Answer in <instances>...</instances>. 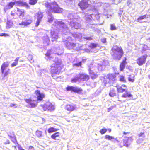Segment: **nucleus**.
<instances>
[{
	"instance_id": "nucleus-39",
	"label": "nucleus",
	"mask_w": 150,
	"mask_h": 150,
	"mask_svg": "<svg viewBox=\"0 0 150 150\" xmlns=\"http://www.w3.org/2000/svg\"><path fill=\"white\" fill-rule=\"evenodd\" d=\"M18 4L21 6H25L26 5V3L25 2H23L21 1H18L16 2Z\"/></svg>"
},
{
	"instance_id": "nucleus-45",
	"label": "nucleus",
	"mask_w": 150,
	"mask_h": 150,
	"mask_svg": "<svg viewBox=\"0 0 150 150\" xmlns=\"http://www.w3.org/2000/svg\"><path fill=\"white\" fill-rule=\"evenodd\" d=\"M10 69H7L6 70L4 71V73H3L4 74V76H5L8 75L10 73Z\"/></svg>"
},
{
	"instance_id": "nucleus-54",
	"label": "nucleus",
	"mask_w": 150,
	"mask_h": 150,
	"mask_svg": "<svg viewBox=\"0 0 150 150\" xmlns=\"http://www.w3.org/2000/svg\"><path fill=\"white\" fill-rule=\"evenodd\" d=\"M12 141L14 143H15L16 142H17V144H18V143L17 142L16 138L15 137H13L11 138Z\"/></svg>"
},
{
	"instance_id": "nucleus-5",
	"label": "nucleus",
	"mask_w": 150,
	"mask_h": 150,
	"mask_svg": "<svg viewBox=\"0 0 150 150\" xmlns=\"http://www.w3.org/2000/svg\"><path fill=\"white\" fill-rule=\"evenodd\" d=\"M54 62L51 66V73L58 74L62 66L61 60L57 58H55Z\"/></svg>"
},
{
	"instance_id": "nucleus-15",
	"label": "nucleus",
	"mask_w": 150,
	"mask_h": 150,
	"mask_svg": "<svg viewBox=\"0 0 150 150\" xmlns=\"http://www.w3.org/2000/svg\"><path fill=\"white\" fill-rule=\"evenodd\" d=\"M146 54L142 56L141 57L138 58L136 60L137 63L139 66H141L145 64L147 57Z\"/></svg>"
},
{
	"instance_id": "nucleus-30",
	"label": "nucleus",
	"mask_w": 150,
	"mask_h": 150,
	"mask_svg": "<svg viewBox=\"0 0 150 150\" xmlns=\"http://www.w3.org/2000/svg\"><path fill=\"white\" fill-rule=\"evenodd\" d=\"M122 87H126V86L122 85L121 86H117V89L118 92L119 93H122L125 91V90L122 88Z\"/></svg>"
},
{
	"instance_id": "nucleus-26",
	"label": "nucleus",
	"mask_w": 150,
	"mask_h": 150,
	"mask_svg": "<svg viewBox=\"0 0 150 150\" xmlns=\"http://www.w3.org/2000/svg\"><path fill=\"white\" fill-rule=\"evenodd\" d=\"M79 75V74L76 75L75 76L71 79V82L72 83H76L77 81H80Z\"/></svg>"
},
{
	"instance_id": "nucleus-1",
	"label": "nucleus",
	"mask_w": 150,
	"mask_h": 150,
	"mask_svg": "<svg viewBox=\"0 0 150 150\" xmlns=\"http://www.w3.org/2000/svg\"><path fill=\"white\" fill-rule=\"evenodd\" d=\"M52 27L53 29L51 30L50 33H51V38L54 39L52 40V41L55 40V39L58 38L59 32L62 33V40H65V38L68 39L70 38L68 35L70 34V30L67 25L62 21L60 20H56L54 21V24H53Z\"/></svg>"
},
{
	"instance_id": "nucleus-40",
	"label": "nucleus",
	"mask_w": 150,
	"mask_h": 150,
	"mask_svg": "<svg viewBox=\"0 0 150 150\" xmlns=\"http://www.w3.org/2000/svg\"><path fill=\"white\" fill-rule=\"evenodd\" d=\"M89 47L92 49H94L98 47H99V45L97 44L93 43L90 44Z\"/></svg>"
},
{
	"instance_id": "nucleus-33",
	"label": "nucleus",
	"mask_w": 150,
	"mask_h": 150,
	"mask_svg": "<svg viewBox=\"0 0 150 150\" xmlns=\"http://www.w3.org/2000/svg\"><path fill=\"white\" fill-rule=\"evenodd\" d=\"M109 95L111 97H114L116 95L115 91L114 89L113 88L110 89Z\"/></svg>"
},
{
	"instance_id": "nucleus-23",
	"label": "nucleus",
	"mask_w": 150,
	"mask_h": 150,
	"mask_svg": "<svg viewBox=\"0 0 150 150\" xmlns=\"http://www.w3.org/2000/svg\"><path fill=\"white\" fill-rule=\"evenodd\" d=\"M9 64L8 62H4L2 64L1 66V70L2 73H4V71L6 70L9 68H8Z\"/></svg>"
},
{
	"instance_id": "nucleus-9",
	"label": "nucleus",
	"mask_w": 150,
	"mask_h": 150,
	"mask_svg": "<svg viewBox=\"0 0 150 150\" xmlns=\"http://www.w3.org/2000/svg\"><path fill=\"white\" fill-rule=\"evenodd\" d=\"M90 1L89 0H82L78 4L81 9L83 10L86 9L89 6Z\"/></svg>"
},
{
	"instance_id": "nucleus-29",
	"label": "nucleus",
	"mask_w": 150,
	"mask_h": 150,
	"mask_svg": "<svg viewBox=\"0 0 150 150\" xmlns=\"http://www.w3.org/2000/svg\"><path fill=\"white\" fill-rule=\"evenodd\" d=\"M125 93L123 94L122 96V97L125 98H126L127 97H132V98L133 95L131 94L129 92L127 91H125Z\"/></svg>"
},
{
	"instance_id": "nucleus-3",
	"label": "nucleus",
	"mask_w": 150,
	"mask_h": 150,
	"mask_svg": "<svg viewBox=\"0 0 150 150\" xmlns=\"http://www.w3.org/2000/svg\"><path fill=\"white\" fill-rule=\"evenodd\" d=\"M67 17L68 19L70 20V21H68V22L71 28L76 29L80 28L81 26V24L79 23L76 22V21L79 22L81 21L82 19L81 18L77 16V14H73L69 13Z\"/></svg>"
},
{
	"instance_id": "nucleus-20",
	"label": "nucleus",
	"mask_w": 150,
	"mask_h": 150,
	"mask_svg": "<svg viewBox=\"0 0 150 150\" xmlns=\"http://www.w3.org/2000/svg\"><path fill=\"white\" fill-rule=\"evenodd\" d=\"M97 66H93V65H91L89 67L88 69L90 68V67L92 69H91L93 70V71H95V72H97L98 71H101L103 70V67L101 66H99V64H97Z\"/></svg>"
},
{
	"instance_id": "nucleus-19",
	"label": "nucleus",
	"mask_w": 150,
	"mask_h": 150,
	"mask_svg": "<svg viewBox=\"0 0 150 150\" xmlns=\"http://www.w3.org/2000/svg\"><path fill=\"white\" fill-rule=\"evenodd\" d=\"M35 93L37 96V98L38 100H42L43 98L45 97V95L42 93H41L40 91L39 90H37L35 91Z\"/></svg>"
},
{
	"instance_id": "nucleus-47",
	"label": "nucleus",
	"mask_w": 150,
	"mask_h": 150,
	"mask_svg": "<svg viewBox=\"0 0 150 150\" xmlns=\"http://www.w3.org/2000/svg\"><path fill=\"white\" fill-rule=\"evenodd\" d=\"M120 80L121 81L123 82H125L126 81L124 77L123 76H120Z\"/></svg>"
},
{
	"instance_id": "nucleus-62",
	"label": "nucleus",
	"mask_w": 150,
	"mask_h": 150,
	"mask_svg": "<svg viewBox=\"0 0 150 150\" xmlns=\"http://www.w3.org/2000/svg\"><path fill=\"white\" fill-rule=\"evenodd\" d=\"M34 148L31 146H30L28 150H34Z\"/></svg>"
},
{
	"instance_id": "nucleus-49",
	"label": "nucleus",
	"mask_w": 150,
	"mask_h": 150,
	"mask_svg": "<svg viewBox=\"0 0 150 150\" xmlns=\"http://www.w3.org/2000/svg\"><path fill=\"white\" fill-rule=\"evenodd\" d=\"M28 60L30 61L31 62H33V61L32 60L33 56L31 55H29L28 56Z\"/></svg>"
},
{
	"instance_id": "nucleus-22",
	"label": "nucleus",
	"mask_w": 150,
	"mask_h": 150,
	"mask_svg": "<svg viewBox=\"0 0 150 150\" xmlns=\"http://www.w3.org/2000/svg\"><path fill=\"white\" fill-rule=\"evenodd\" d=\"M80 81H87L89 79L88 76L85 74H79Z\"/></svg>"
},
{
	"instance_id": "nucleus-48",
	"label": "nucleus",
	"mask_w": 150,
	"mask_h": 150,
	"mask_svg": "<svg viewBox=\"0 0 150 150\" xmlns=\"http://www.w3.org/2000/svg\"><path fill=\"white\" fill-rule=\"evenodd\" d=\"M107 131V130L105 128H103L100 130V132L102 134H103L106 132Z\"/></svg>"
},
{
	"instance_id": "nucleus-4",
	"label": "nucleus",
	"mask_w": 150,
	"mask_h": 150,
	"mask_svg": "<svg viewBox=\"0 0 150 150\" xmlns=\"http://www.w3.org/2000/svg\"><path fill=\"white\" fill-rule=\"evenodd\" d=\"M84 15V18L86 21V22L89 23L88 26L91 28L93 30H95V24L93 22V21L96 19L98 20L100 17L99 14H89L88 13H84L83 14Z\"/></svg>"
},
{
	"instance_id": "nucleus-50",
	"label": "nucleus",
	"mask_w": 150,
	"mask_h": 150,
	"mask_svg": "<svg viewBox=\"0 0 150 150\" xmlns=\"http://www.w3.org/2000/svg\"><path fill=\"white\" fill-rule=\"evenodd\" d=\"M139 137H143V139H142V140H143L144 138L145 135L144 134V133L141 132L139 134Z\"/></svg>"
},
{
	"instance_id": "nucleus-17",
	"label": "nucleus",
	"mask_w": 150,
	"mask_h": 150,
	"mask_svg": "<svg viewBox=\"0 0 150 150\" xmlns=\"http://www.w3.org/2000/svg\"><path fill=\"white\" fill-rule=\"evenodd\" d=\"M132 141V138L131 137H125L123 140L124 146L128 147Z\"/></svg>"
},
{
	"instance_id": "nucleus-51",
	"label": "nucleus",
	"mask_w": 150,
	"mask_h": 150,
	"mask_svg": "<svg viewBox=\"0 0 150 150\" xmlns=\"http://www.w3.org/2000/svg\"><path fill=\"white\" fill-rule=\"evenodd\" d=\"M82 64V62H80L78 63H76L74 64V66H76V67H79L81 66Z\"/></svg>"
},
{
	"instance_id": "nucleus-12",
	"label": "nucleus",
	"mask_w": 150,
	"mask_h": 150,
	"mask_svg": "<svg viewBox=\"0 0 150 150\" xmlns=\"http://www.w3.org/2000/svg\"><path fill=\"white\" fill-rule=\"evenodd\" d=\"M50 32L49 31H45L42 36V39L43 40V43L45 45H48L50 42L49 38L48 35L50 33Z\"/></svg>"
},
{
	"instance_id": "nucleus-28",
	"label": "nucleus",
	"mask_w": 150,
	"mask_h": 150,
	"mask_svg": "<svg viewBox=\"0 0 150 150\" xmlns=\"http://www.w3.org/2000/svg\"><path fill=\"white\" fill-rule=\"evenodd\" d=\"M43 16V15L42 13L41 12H38L35 16V18L37 19L41 20V19Z\"/></svg>"
},
{
	"instance_id": "nucleus-7",
	"label": "nucleus",
	"mask_w": 150,
	"mask_h": 150,
	"mask_svg": "<svg viewBox=\"0 0 150 150\" xmlns=\"http://www.w3.org/2000/svg\"><path fill=\"white\" fill-rule=\"evenodd\" d=\"M112 52L111 53L113 58L115 59L120 60L122 57L123 52L122 49L117 46H114L112 48Z\"/></svg>"
},
{
	"instance_id": "nucleus-10",
	"label": "nucleus",
	"mask_w": 150,
	"mask_h": 150,
	"mask_svg": "<svg viewBox=\"0 0 150 150\" xmlns=\"http://www.w3.org/2000/svg\"><path fill=\"white\" fill-rule=\"evenodd\" d=\"M116 76L115 75L112 74H109L107 75L106 80L103 81L105 85L108 83L110 84L113 83L115 80ZM105 79V78H104Z\"/></svg>"
},
{
	"instance_id": "nucleus-61",
	"label": "nucleus",
	"mask_w": 150,
	"mask_h": 150,
	"mask_svg": "<svg viewBox=\"0 0 150 150\" xmlns=\"http://www.w3.org/2000/svg\"><path fill=\"white\" fill-rule=\"evenodd\" d=\"M16 104H12V103H11L10 105V107H15V108H16L17 107V106H16Z\"/></svg>"
},
{
	"instance_id": "nucleus-64",
	"label": "nucleus",
	"mask_w": 150,
	"mask_h": 150,
	"mask_svg": "<svg viewBox=\"0 0 150 150\" xmlns=\"http://www.w3.org/2000/svg\"><path fill=\"white\" fill-rule=\"evenodd\" d=\"M19 57L17 58H16V59H15V62H18V61L19 60Z\"/></svg>"
},
{
	"instance_id": "nucleus-56",
	"label": "nucleus",
	"mask_w": 150,
	"mask_h": 150,
	"mask_svg": "<svg viewBox=\"0 0 150 150\" xmlns=\"http://www.w3.org/2000/svg\"><path fill=\"white\" fill-rule=\"evenodd\" d=\"M18 64V62H15L11 64V67H13L14 66Z\"/></svg>"
},
{
	"instance_id": "nucleus-57",
	"label": "nucleus",
	"mask_w": 150,
	"mask_h": 150,
	"mask_svg": "<svg viewBox=\"0 0 150 150\" xmlns=\"http://www.w3.org/2000/svg\"><path fill=\"white\" fill-rule=\"evenodd\" d=\"M101 42L103 43H105L106 42V39L105 38H102L101 39Z\"/></svg>"
},
{
	"instance_id": "nucleus-53",
	"label": "nucleus",
	"mask_w": 150,
	"mask_h": 150,
	"mask_svg": "<svg viewBox=\"0 0 150 150\" xmlns=\"http://www.w3.org/2000/svg\"><path fill=\"white\" fill-rule=\"evenodd\" d=\"M0 36H4V37H7V36H9V35L5 33H0Z\"/></svg>"
},
{
	"instance_id": "nucleus-31",
	"label": "nucleus",
	"mask_w": 150,
	"mask_h": 150,
	"mask_svg": "<svg viewBox=\"0 0 150 150\" xmlns=\"http://www.w3.org/2000/svg\"><path fill=\"white\" fill-rule=\"evenodd\" d=\"M17 14L20 17H23L24 15V11L23 9L17 8Z\"/></svg>"
},
{
	"instance_id": "nucleus-43",
	"label": "nucleus",
	"mask_w": 150,
	"mask_h": 150,
	"mask_svg": "<svg viewBox=\"0 0 150 150\" xmlns=\"http://www.w3.org/2000/svg\"><path fill=\"white\" fill-rule=\"evenodd\" d=\"M146 15H144L142 16H139L138 18L137 19V21H139L144 19L146 18Z\"/></svg>"
},
{
	"instance_id": "nucleus-8",
	"label": "nucleus",
	"mask_w": 150,
	"mask_h": 150,
	"mask_svg": "<svg viewBox=\"0 0 150 150\" xmlns=\"http://www.w3.org/2000/svg\"><path fill=\"white\" fill-rule=\"evenodd\" d=\"M53 50H54V51H56V52L53 53L59 55L62 54L63 52L62 49H61L59 46H56L55 47H54L53 49H52L51 50H48L47 51L45 54L46 57L49 58L52 54V51H53Z\"/></svg>"
},
{
	"instance_id": "nucleus-14",
	"label": "nucleus",
	"mask_w": 150,
	"mask_h": 150,
	"mask_svg": "<svg viewBox=\"0 0 150 150\" xmlns=\"http://www.w3.org/2000/svg\"><path fill=\"white\" fill-rule=\"evenodd\" d=\"M67 91H71L76 93H79L82 91L81 88L77 86H68L66 88Z\"/></svg>"
},
{
	"instance_id": "nucleus-18",
	"label": "nucleus",
	"mask_w": 150,
	"mask_h": 150,
	"mask_svg": "<svg viewBox=\"0 0 150 150\" xmlns=\"http://www.w3.org/2000/svg\"><path fill=\"white\" fill-rule=\"evenodd\" d=\"M32 22V21L31 18L29 17V18H27L25 21H22L21 23H19L18 24L19 25L23 26L24 27L27 26L31 24Z\"/></svg>"
},
{
	"instance_id": "nucleus-11",
	"label": "nucleus",
	"mask_w": 150,
	"mask_h": 150,
	"mask_svg": "<svg viewBox=\"0 0 150 150\" xmlns=\"http://www.w3.org/2000/svg\"><path fill=\"white\" fill-rule=\"evenodd\" d=\"M44 110H47L48 111H52L54 110L55 109V107L50 102H47L44 105H41Z\"/></svg>"
},
{
	"instance_id": "nucleus-55",
	"label": "nucleus",
	"mask_w": 150,
	"mask_h": 150,
	"mask_svg": "<svg viewBox=\"0 0 150 150\" xmlns=\"http://www.w3.org/2000/svg\"><path fill=\"white\" fill-rule=\"evenodd\" d=\"M41 20H40L37 19L36 23L35 24V26L38 27L40 23Z\"/></svg>"
},
{
	"instance_id": "nucleus-46",
	"label": "nucleus",
	"mask_w": 150,
	"mask_h": 150,
	"mask_svg": "<svg viewBox=\"0 0 150 150\" xmlns=\"http://www.w3.org/2000/svg\"><path fill=\"white\" fill-rule=\"evenodd\" d=\"M116 27L114 24H111L110 25V29L112 30H116Z\"/></svg>"
},
{
	"instance_id": "nucleus-24",
	"label": "nucleus",
	"mask_w": 150,
	"mask_h": 150,
	"mask_svg": "<svg viewBox=\"0 0 150 150\" xmlns=\"http://www.w3.org/2000/svg\"><path fill=\"white\" fill-rule=\"evenodd\" d=\"M15 4V3L13 2H11L8 4L4 7L5 11L11 8Z\"/></svg>"
},
{
	"instance_id": "nucleus-35",
	"label": "nucleus",
	"mask_w": 150,
	"mask_h": 150,
	"mask_svg": "<svg viewBox=\"0 0 150 150\" xmlns=\"http://www.w3.org/2000/svg\"><path fill=\"white\" fill-rule=\"evenodd\" d=\"M6 24V28L7 29H9L12 27L13 25V23L11 21H8L7 22Z\"/></svg>"
},
{
	"instance_id": "nucleus-63",
	"label": "nucleus",
	"mask_w": 150,
	"mask_h": 150,
	"mask_svg": "<svg viewBox=\"0 0 150 150\" xmlns=\"http://www.w3.org/2000/svg\"><path fill=\"white\" fill-rule=\"evenodd\" d=\"M10 143V141L8 140H7L5 142V144H9Z\"/></svg>"
},
{
	"instance_id": "nucleus-37",
	"label": "nucleus",
	"mask_w": 150,
	"mask_h": 150,
	"mask_svg": "<svg viewBox=\"0 0 150 150\" xmlns=\"http://www.w3.org/2000/svg\"><path fill=\"white\" fill-rule=\"evenodd\" d=\"M134 75L132 74H131L128 78V80L129 81L131 82H133L134 81Z\"/></svg>"
},
{
	"instance_id": "nucleus-41",
	"label": "nucleus",
	"mask_w": 150,
	"mask_h": 150,
	"mask_svg": "<svg viewBox=\"0 0 150 150\" xmlns=\"http://www.w3.org/2000/svg\"><path fill=\"white\" fill-rule=\"evenodd\" d=\"M42 132L39 130H37L35 134L37 137H42Z\"/></svg>"
},
{
	"instance_id": "nucleus-27",
	"label": "nucleus",
	"mask_w": 150,
	"mask_h": 150,
	"mask_svg": "<svg viewBox=\"0 0 150 150\" xmlns=\"http://www.w3.org/2000/svg\"><path fill=\"white\" fill-rule=\"evenodd\" d=\"M150 50V47H148L146 45L144 44L143 45L142 47L141 52L142 53H145V52L148 50Z\"/></svg>"
},
{
	"instance_id": "nucleus-13",
	"label": "nucleus",
	"mask_w": 150,
	"mask_h": 150,
	"mask_svg": "<svg viewBox=\"0 0 150 150\" xmlns=\"http://www.w3.org/2000/svg\"><path fill=\"white\" fill-rule=\"evenodd\" d=\"M74 37L75 38H77L79 41H82L83 39H86V40H92V38L90 37L85 36L83 38L82 34L79 33H75L73 34Z\"/></svg>"
},
{
	"instance_id": "nucleus-2",
	"label": "nucleus",
	"mask_w": 150,
	"mask_h": 150,
	"mask_svg": "<svg viewBox=\"0 0 150 150\" xmlns=\"http://www.w3.org/2000/svg\"><path fill=\"white\" fill-rule=\"evenodd\" d=\"M44 4L45 7L47 8L49 11L48 12V22L51 23L54 20V17L50 12L54 13H61L62 12L63 9L59 7L58 4L55 2L50 3L47 2Z\"/></svg>"
},
{
	"instance_id": "nucleus-58",
	"label": "nucleus",
	"mask_w": 150,
	"mask_h": 150,
	"mask_svg": "<svg viewBox=\"0 0 150 150\" xmlns=\"http://www.w3.org/2000/svg\"><path fill=\"white\" fill-rule=\"evenodd\" d=\"M81 47V48L82 49V50H84V51L86 52H90V50L89 49H83V48L82 47Z\"/></svg>"
},
{
	"instance_id": "nucleus-59",
	"label": "nucleus",
	"mask_w": 150,
	"mask_h": 150,
	"mask_svg": "<svg viewBox=\"0 0 150 150\" xmlns=\"http://www.w3.org/2000/svg\"><path fill=\"white\" fill-rule=\"evenodd\" d=\"M71 56H72V54H68L67 55V58H69V60L71 61H72V59H71L69 57Z\"/></svg>"
},
{
	"instance_id": "nucleus-32",
	"label": "nucleus",
	"mask_w": 150,
	"mask_h": 150,
	"mask_svg": "<svg viewBox=\"0 0 150 150\" xmlns=\"http://www.w3.org/2000/svg\"><path fill=\"white\" fill-rule=\"evenodd\" d=\"M59 135V132H57L53 134L51 136V137L52 139L54 140H57L58 139Z\"/></svg>"
},
{
	"instance_id": "nucleus-6",
	"label": "nucleus",
	"mask_w": 150,
	"mask_h": 150,
	"mask_svg": "<svg viewBox=\"0 0 150 150\" xmlns=\"http://www.w3.org/2000/svg\"><path fill=\"white\" fill-rule=\"evenodd\" d=\"M69 39L65 38V39L63 40L64 42H65V46L67 48L69 49H73L77 51H79L80 50H82L81 47V45L79 43H75L71 41H70L71 39V38Z\"/></svg>"
},
{
	"instance_id": "nucleus-36",
	"label": "nucleus",
	"mask_w": 150,
	"mask_h": 150,
	"mask_svg": "<svg viewBox=\"0 0 150 150\" xmlns=\"http://www.w3.org/2000/svg\"><path fill=\"white\" fill-rule=\"evenodd\" d=\"M126 64V62L125 61H123L122 63H121L120 65V70L121 71H122L124 68L125 67Z\"/></svg>"
},
{
	"instance_id": "nucleus-42",
	"label": "nucleus",
	"mask_w": 150,
	"mask_h": 150,
	"mask_svg": "<svg viewBox=\"0 0 150 150\" xmlns=\"http://www.w3.org/2000/svg\"><path fill=\"white\" fill-rule=\"evenodd\" d=\"M105 139L110 140H111L112 139H114V137L110 136L108 135H105Z\"/></svg>"
},
{
	"instance_id": "nucleus-60",
	"label": "nucleus",
	"mask_w": 150,
	"mask_h": 150,
	"mask_svg": "<svg viewBox=\"0 0 150 150\" xmlns=\"http://www.w3.org/2000/svg\"><path fill=\"white\" fill-rule=\"evenodd\" d=\"M18 148L19 150H25V149H23L21 146L18 145Z\"/></svg>"
},
{
	"instance_id": "nucleus-38",
	"label": "nucleus",
	"mask_w": 150,
	"mask_h": 150,
	"mask_svg": "<svg viewBox=\"0 0 150 150\" xmlns=\"http://www.w3.org/2000/svg\"><path fill=\"white\" fill-rule=\"evenodd\" d=\"M57 129L53 127H51L49 128L48 130V132L49 133H51L52 132L56 131Z\"/></svg>"
},
{
	"instance_id": "nucleus-16",
	"label": "nucleus",
	"mask_w": 150,
	"mask_h": 150,
	"mask_svg": "<svg viewBox=\"0 0 150 150\" xmlns=\"http://www.w3.org/2000/svg\"><path fill=\"white\" fill-rule=\"evenodd\" d=\"M25 101L28 103V104L27 105L28 107L34 108L37 105V102L36 100H32L30 99H26Z\"/></svg>"
},
{
	"instance_id": "nucleus-21",
	"label": "nucleus",
	"mask_w": 150,
	"mask_h": 150,
	"mask_svg": "<svg viewBox=\"0 0 150 150\" xmlns=\"http://www.w3.org/2000/svg\"><path fill=\"white\" fill-rule=\"evenodd\" d=\"M76 108V105L74 104L67 105L65 107L66 110L69 111H74Z\"/></svg>"
},
{
	"instance_id": "nucleus-44",
	"label": "nucleus",
	"mask_w": 150,
	"mask_h": 150,
	"mask_svg": "<svg viewBox=\"0 0 150 150\" xmlns=\"http://www.w3.org/2000/svg\"><path fill=\"white\" fill-rule=\"evenodd\" d=\"M29 4L31 5H34L36 4L38 0H29Z\"/></svg>"
},
{
	"instance_id": "nucleus-52",
	"label": "nucleus",
	"mask_w": 150,
	"mask_h": 150,
	"mask_svg": "<svg viewBox=\"0 0 150 150\" xmlns=\"http://www.w3.org/2000/svg\"><path fill=\"white\" fill-rule=\"evenodd\" d=\"M116 107V105H114L113 106H111L108 109V112H110L111 110H112L114 108H115Z\"/></svg>"
},
{
	"instance_id": "nucleus-25",
	"label": "nucleus",
	"mask_w": 150,
	"mask_h": 150,
	"mask_svg": "<svg viewBox=\"0 0 150 150\" xmlns=\"http://www.w3.org/2000/svg\"><path fill=\"white\" fill-rule=\"evenodd\" d=\"M93 68H92V69ZM92 68L90 67V68L88 69V71L89 73L91 75V78L92 79H94L97 77V75L96 74V73L97 72H95V71H93V70L91 69Z\"/></svg>"
},
{
	"instance_id": "nucleus-34",
	"label": "nucleus",
	"mask_w": 150,
	"mask_h": 150,
	"mask_svg": "<svg viewBox=\"0 0 150 150\" xmlns=\"http://www.w3.org/2000/svg\"><path fill=\"white\" fill-rule=\"evenodd\" d=\"M109 64V62L107 60H104L103 61L102 65L99 64V66H101L103 67V69H104L105 68V66Z\"/></svg>"
}]
</instances>
